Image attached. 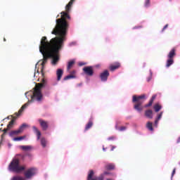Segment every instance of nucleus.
<instances>
[{
    "mask_svg": "<svg viewBox=\"0 0 180 180\" xmlns=\"http://www.w3.org/2000/svg\"><path fill=\"white\" fill-rule=\"evenodd\" d=\"M68 22H65L64 15H63L62 18L56 20V25L51 32L52 34H55L58 37L52 38L50 41L47 40V37H42L39 45V52L43 56L42 63L41 64L42 66V75H44L43 68H44V65L47 64L49 58H52V65H57V63L60 61L58 53L60 50H61L64 41H65V37L68 32Z\"/></svg>",
    "mask_w": 180,
    "mask_h": 180,
    "instance_id": "f257e3e1",
    "label": "nucleus"
},
{
    "mask_svg": "<svg viewBox=\"0 0 180 180\" xmlns=\"http://www.w3.org/2000/svg\"><path fill=\"white\" fill-rule=\"evenodd\" d=\"M25 154H17L9 164L8 169L11 172H15V174H20V172L25 171L26 167L25 165H20V160H25Z\"/></svg>",
    "mask_w": 180,
    "mask_h": 180,
    "instance_id": "f03ea898",
    "label": "nucleus"
},
{
    "mask_svg": "<svg viewBox=\"0 0 180 180\" xmlns=\"http://www.w3.org/2000/svg\"><path fill=\"white\" fill-rule=\"evenodd\" d=\"M46 79H42L41 83H38L35 85V87L33 89V95L31 96L32 101H37V102L41 101L43 99V94H41L42 88L46 86Z\"/></svg>",
    "mask_w": 180,
    "mask_h": 180,
    "instance_id": "7ed1b4c3",
    "label": "nucleus"
},
{
    "mask_svg": "<svg viewBox=\"0 0 180 180\" xmlns=\"http://www.w3.org/2000/svg\"><path fill=\"white\" fill-rule=\"evenodd\" d=\"M146 99V95L142 94L141 96H133L132 103H134V109L137 110V112H141L143 109V103H144V100Z\"/></svg>",
    "mask_w": 180,
    "mask_h": 180,
    "instance_id": "20e7f679",
    "label": "nucleus"
},
{
    "mask_svg": "<svg viewBox=\"0 0 180 180\" xmlns=\"http://www.w3.org/2000/svg\"><path fill=\"white\" fill-rule=\"evenodd\" d=\"M29 106V103H26L25 104H24L20 109L18 110V112H15L14 115H15V117H13V119L11 120V122H9L8 124L7 125V128L8 129L11 130V129H12V127H13V124H15V121L16 120L17 117H18V116H20V115H22V112L25 110V109H26V108H27Z\"/></svg>",
    "mask_w": 180,
    "mask_h": 180,
    "instance_id": "39448f33",
    "label": "nucleus"
},
{
    "mask_svg": "<svg viewBox=\"0 0 180 180\" xmlns=\"http://www.w3.org/2000/svg\"><path fill=\"white\" fill-rule=\"evenodd\" d=\"M75 1V0H70L69 3L66 5L65 6L66 12L63 11L60 13V15H61L60 19L63 18V16H64V20L65 22H67V19H69V20L71 19V17L68 13H70V11H71V7L72 6V4H74Z\"/></svg>",
    "mask_w": 180,
    "mask_h": 180,
    "instance_id": "423d86ee",
    "label": "nucleus"
},
{
    "mask_svg": "<svg viewBox=\"0 0 180 180\" xmlns=\"http://www.w3.org/2000/svg\"><path fill=\"white\" fill-rule=\"evenodd\" d=\"M109 172H104L103 174L98 176H95V172L94 170H89L87 176V180H104L105 175H108Z\"/></svg>",
    "mask_w": 180,
    "mask_h": 180,
    "instance_id": "0eeeda50",
    "label": "nucleus"
},
{
    "mask_svg": "<svg viewBox=\"0 0 180 180\" xmlns=\"http://www.w3.org/2000/svg\"><path fill=\"white\" fill-rule=\"evenodd\" d=\"M176 56V50L175 49H172L167 55V60L166 62L167 68H169L172 64H174V57Z\"/></svg>",
    "mask_w": 180,
    "mask_h": 180,
    "instance_id": "6e6552de",
    "label": "nucleus"
},
{
    "mask_svg": "<svg viewBox=\"0 0 180 180\" xmlns=\"http://www.w3.org/2000/svg\"><path fill=\"white\" fill-rule=\"evenodd\" d=\"M24 175L27 179H30L32 176L36 175V168L31 167L25 172Z\"/></svg>",
    "mask_w": 180,
    "mask_h": 180,
    "instance_id": "1a4fd4ad",
    "label": "nucleus"
},
{
    "mask_svg": "<svg viewBox=\"0 0 180 180\" xmlns=\"http://www.w3.org/2000/svg\"><path fill=\"white\" fill-rule=\"evenodd\" d=\"M84 73L88 77L94 76V68L92 66H86L83 68Z\"/></svg>",
    "mask_w": 180,
    "mask_h": 180,
    "instance_id": "9d476101",
    "label": "nucleus"
},
{
    "mask_svg": "<svg viewBox=\"0 0 180 180\" xmlns=\"http://www.w3.org/2000/svg\"><path fill=\"white\" fill-rule=\"evenodd\" d=\"M109 77V71L104 70L100 74V78L103 82L108 81V77Z\"/></svg>",
    "mask_w": 180,
    "mask_h": 180,
    "instance_id": "9b49d317",
    "label": "nucleus"
},
{
    "mask_svg": "<svg viewBox=\"0 0 180 180\" xmlns=\"http://www.w3.org/2000/svg\"><path fill=\"white\" fill-rule=\"evenodd\" d=\"M39 122L42 130H47V129H49V122L43 120H39Z\"/></svg>",
    "mask_w": 180,
    "mask_h": 180,
    "instance_id": "f8f14e48",
    "label": "nucleus"
},
{
    "mask_svg": "<svg viewBox=\"0 0 180 180\" xmlns=\"http://www.w3.org/2000/svg\"><path fill=\"white\" fill-rule=\"evenodd\" d=\"M120 67V63L117 62L110 65V70L111 71H115V70H119Z\"/></svg>",
    "mask_w": 180,
    "mask_h": 180,
    "instance_id": "ddd939ff",
    "label": "nucleus"
},
{
    "mask_svg": "<svg viewBox=\"0 0 180 180\" xmlns=\"http://www.w3.org/2000/svg\"><path fill=\"white\" fill-rule=\"evenodd\" d=\"M64 74V71L62 69H58L56 71L57 81H61V78Z\"/></svg>",
    "mask_w": 180,
    "mask_h": 180,
    "instance_id": "4468645a",
    "label": "nucleus"
},
{
    "mask_svg": "<svg viewBox=\"0 0 180 180\" xmlns=\"http://www.w3.org/2000/svg\"><path fill=\"white\" fill-rule=\"evenodd\" d=\"M155 98H157V95H153L149 101V103L146 104L144 108H150V106H152L154 101H155Z\"/></svg>",
    "mask_w": 180,
    "mask_h": 180,
    "instance_id": "2eb2a0df",
    "label": "nucleus"
},
{
    "mask_svg": "<svg viewBox=\"0 0 180 180\" xmlns=\"http://www.w3.org/2000/svg\"><path fill=\"white\" fill-rule=\"evenodd\" d=\"M34 133L37 134V140H40V137L41 136V132L37 129L36 127H32Z\"/></svg>",
    "mask_w": 180,
    "mask_h": 180,
    "instance_id": "dca6fc26",
    "label": "nucleus"
},
{
    "mask_svg": "<svg viewBox=\"0 0 180 180\" xmlns=\"http://www.w3.org/2000/svg\"><path fill=\"white\" fill-rule=\"evenodd\" d=\"M145 116L148 119H153V110H146L145 111Z\"/></svg>",
    "mask_w": 180,
    "mask_h": 180,
    "instance_id": "f3484780",
    "label": "nucleus"
},
{
    "mask_svg": "<svg viewBox=\"0 0 180 180\" xmlns=\"http://www.w3.org/2000/svg\"><path fill=\"white\" fill-rule=\"evenodd\" d=\"M92 126H94V122H92V120H89V122L86 124L85 127V131L89 130V129H91V127H92Z\"/></svg>",
    "mask_w": 180,
    "mask_h": 180,
    "instance_id": "a211bd4d",
    "label": "nucleus"
},
{
    "mask_svg": "<svg viewBox=\"0 0 180 180\" xmlns=\"http://www.w3.org/2000/svg\"><path fill=\"white\" fill-rule=\"evenodd\" d=\"M74 64H75V60H70L68 62V71H70L71 70V68H72V67L74 66Z\"/></svg>",
    "mask_w": 180,
    "mask_h": 180,
    "instance_id": "6ab92c4d",
    "label": "nucleus"
},
{
    "mask_svg": "<svg viewBox=\"0 0 180 180\" xmlns=\"http://www.w3.org/2000/svg\"><path fill=\"white\" fill-rule=\"evenodd\" d=\"M20 148H22L23 151H30V150L32 148L31 146H21Z\"/></svg>",
    "mask_w": 180,
    "mask_h": 180,
    "instance_id": "aec40b11",
    "label": "nucleus"
},
{
    "mask_svg": "<svg viewBox=\"0 0 180 180\" xmlns=\"http://www.w3.org/2000/svg\"><path fill=\"white\" fill-rule=\"evenodd\" d=\"M153 108H154L155 112H156L157 113L160 112V110H161V109L162 108V106L160 105V104H155Z\"/></svg>",
    "mask_w": 180,
    "mask_h": 180,
    "instance_id": "412c9836",
    "label": "nucleus"
},
{
    "mask_svg": "<svg viewBox=\"0 0 180 180\" xmlns=\"http://www.w3.org/2000/svg\"><path fill=\"white\" fill-rule=\"evenodd\" d=\"M146 127L150 130V131H153L154 130V128H153V123L151 122H148L146 124Z\"/></svg>",
    "mask_w": 180,
    "mask_h": 180,
    "instance_id": "4be33fe9",
    "label": "nucleus"
},
{
    "mask_svg": "<svg viewBox=\"0 0 180 180\" xmlns=\"http://www.w3.org/2000/svg\"><path fill=\"white\" fill-rule=\"evenodd\" d=\"M41 145L44 148L47 146V141H46V139L41 138Z\"/></svg>",
    "mask_w": 180,
    "mask_h": 180,
    "instance_id": "5701e85b",
    "label": "nucleus"
},
{
    "mask_svg": "<svg viewBox=\"0 0 180 180\" xmlns=\"http://www.w3.org/2000/svg\"><path fill=\"white\" fill-rule=\"evenodd\" d=\"M74 78H75V75H69L68 76H65L63 79L64 81H68V79H72Z\"/></svg>",
    "mask_w": 180,
    "mask_h": 180,
    "instance_id": "b1692460",
    "label": "nucleus"
},
{
    "mask_svg": "<svg viewBox=\"0 0 180 180\" xmlns=\"http://www.w3.org/2000/svg\"><path fill=\"white\" fill-rule=\"evenodd\" d=\"M26 127H27V124H22L18 129V130L20 131V132L22 133L23 130H25V129H26Z\"/></svg>",
    "mask_w": 180,
    "mask_h": 180,
    "instance_id": "393cba45",
    "label": "nucleus"
},
{
    "mask_svg": "<svg viewBox=\"0 0 180 180\" xmlns=\"http://www.w3.org/2000/svg\"><path fill=\"white\" fill-rule=\"evenodd\" d=\"M115 129L116 130H119V131H124V130H126V127H117V124L115 125Z\"/></svg>",
    "mask_w": 180,
    "mask_h": 180,
    "instance_id": "a878e982",
    "label": "nucleus"
},
{
    "mask_svg": "<svg viewBox=\"0 0 180 180\" xmlns=\"http://www.w3.org/2000/svg\"><path fill=\"white\" fill-rule=\"evenodd\" d=\"M25 139H26L25 136H20V137H15V138L13 139V141H20L22 140H25Z\"/></svg>",
    "mask_w": 180,
    "mask_h": 180,
    "instance_id": "bb28decb",
    "label": "nucleus"
},
{
    "mask_svg": "<svg viewBox=\"0 0 180 180\" xmlns=\"http://www.w3.org/2000/svg\"><path fill=\"white\" fill-rule=\"evenodd\" d=\"M106 169H115V165L113 164H108L105 166Z\"/></svg>",
    "mask_w": 180,
    "mask_h": 180,
    "instance_id": "cd10ccee",
    "label": "nucleus"
},
{
    "mask_svg": "<svg viewBox=\"0 0 180 180\" xmlns=\"http://www.w3.org/2000/svg\"><path fill=\"white\" fill-rule=\"evenodd\" d=\"M20 133H21V132H20V131H19V129L14 130V131H11V136L18 135V134H20Z\"/></svg>",
    "mask_w": 180,
    "mask_h": 180,
    "instance_id": "c85d7f7f",
    "label": "nucleus"
},
{
    "mask_svg": "<svg viewBox=\"0 0 180 180\" xmlns=\"http://www.w3.org/2000/svg\"><path fill=\"white\" fill-rule=\"evenodd\" d=\"M150 6V0H145V7L148 8Z\"/></svg>",
    "mask_w": 180,
    "mask_h": 180,
    "instance_id": "c756f323",
    "label": "nucleus"
},
{
    "mask_svg": "<svg viewBox=\"0 0 180 180\" xmlns=\"http://www.w3.org/2000/svg\"><path fill=\"white\" fill-rule=\"evenodd\" d=\"M162 112H161L160 113H159V114H158V116H157V117H156V119L158 120H161V117H162Z\"/></svg>",
    "mask_w": 180,
    "mask_h": 180,
    "instance_id": "7c9ffc66",
    "label": "nucleus"
},
{
    "mask_svg": "<svg viewBox=\"0 0 180 180\" xmlns=\"http://www.w3.org/2000/svg\"><path fill=\"white\" fill-rule=\"evenodd\" d=\"M153 78V74L150 73V76L147 78V82H150Z\"/></svg>",
    "mask_w": 180,
    "mask_h": 180,
    "instance_id": "2f4dec72",
    "label": "nucleus"
},
{
    "mask_svg": "<svg viewBox=\"0 0 180 180\" xmlns=\"http://www.w3.org/2000/svg\"><path fill=\"white\" fill-rule=\"evenodd\" d=\"M25 158L26 157H29V158H32L33 157V155H32V153H27L26 155H25Z\"/></svg>",
    "mask_w": 180,
    "mask_h": 180,
    "instance_id": "473e14b6",
    "label": "nucleus"
},
{
    "mask_svg": "<svg viewBox=\"0 0 180 180\" xmlns=\"http://www.w3.org/2000/svg\"><path fill=\"white\" fill-rule=\"evenodd\" d=\"M158 122H160V120H157V118L155 120V126L157 127L158 126Z\"/></svg>",
    "mask_w": 180,
    "mask_h": 180,
    "instance_id": "72a5a7b5",
    "label": "nucleus"
},
{
    "mask_svg": "<svg viewBox=\"0 0 180 180\" xmlns=\"http://www.w3.org/2000/svg\"><path fill=\"white\" fill-rule=\"evenodd\" d=\"M86 63H84V62H80L79 63V67H82V65H85Z\"/></svg>",
    "mask_w": 180,
    "mask_h": 180,
    "instance_id": "f704fd0d",
    "label": "nucleus"
},
{
    "mask_svg": "<svg viewBox=\"0 0 180 180\" xmlns=\"http://www.w3.org/2000/svg\"><path fill=\"white\" fill-rule=\"evenodd\" d=\"M115 139H116V137L115 136H110L108 140L110 141V140H115Z\"/></svg>",
    "mask_w": 180,
    "mask_h": 180,
    "instance_id": "c9c22d12",
    "label": "nucleus"
},
{
    "mask_svg": "<svg viewBox=\"0 0 180 180\" xmlns=\"http://www.w3.org/2000/svg\"><path fill=\"white\" fill-rule=\"evenodd\" d=\"M175 172H176V169H173V172H172V178H173V177H174V175H175Z\"/></svg>",
    "mask_w": 180,
    "mask_h": 180,
    "instance_id": "e433bc0d",
    "label": "nucleus"
},
{
    "mask_svg": "<svg viewBox=\"0 0 180 180\" xmlns=\"http://www.w3.org/2000/svg\"><path fill=\"white\" fill-rule=\"evenodd\" d=\"M168 27V24H167L162 30V32H164V30H165V29H167Z\"/></svg>",
    "mask_w": 180,
    "mask_h": 180,
    "instance_id": "4c0bfd02",
    "label": "nucleus"
},
{
    "mask_svg": "<svg viewBox=\"0 0 180 180\" xmlns=\"http://www.w3.org/2000/svg\"><path fill=\"white\" fill-rule=\"evenodd\" d=\"M75 44H77V42H71L70 46H75Z\"/></svg>",
    "mask_w": 180,
    "mask_h": 180,
    "instance_id": "58836bf2",
    "label": "nucleus"
},
{
    "mask_svg": "<svg viewBox=\"0 0 180 180\" xmlns=\"http://www.w3.org/2000/svg\"><path fill=\"white\" fill-rule=\"evenodd\" d=\"M8 130H10V129H8V127H7V128L4 129L3 130V131H4V133H6V132L8 131Z\"/></svg>",
    "mask_w": 180,
    "mask_h": 180,
    "instance_id": "ea45409f",
    "label": "nucleus"
},
{
    "mask_svg": "<svg viewBox=\"0 0 180 180\" xmlns=\"http://www.w3.org/2000/svg\"><path fill=\"white\" fill-rule=\"evenodd\" d=\"M75 70H73V71H72L71 72H70V75H75Z\"/></svg>",
    "mask_w": 180,
    "mask_h": 180,
    "instance_id": "a19ab883",
    "label": "nucleus"
},
{
    "mask_svg": "<svg viewBox=\"0 0 180 180\" xmlns=\"http://www.w3.org/2000/svg\"><path fill=\"white\" fill-rule=\"evenodd\" d=\"M141 27H142L141 26H137V27H134V29H140Z\"/></svg>",
    "mask_w": 180,
    "mask_h": 180,
    "instance_id": "79ce46f5",
    "label": "nucleus"
},
{
    "mask_svg": "<svg viewBox=\"0 0 180 180\" xmlns=\"http://www.w3.org/2000/svg\"><path fill=\"white\" fill-rule=\"evenodd\" d=\"M114 148H116V146H112L111 151H113Z\"/></svg>",
    "mask_w": 180,
    "mask_h": 180,
    "instance_id": "37998d69",
    "label": "nucleus"
},
{
    "mask_svg": "<svg viewBox=\"0 0 180 180\" xmlns=\"http://www.w3.org/2000/svg\"><path fill=\"white\" fill-rule=\"evenodd\" d=\"M106 180H114L113 179H107Z\"/></svg>",
    "mask_w": 180,
    "mask_h": 180,
    "instance_id": "c03bdc74",
    "label": "nucleus"
},
{
    "mask_svg": "<svg viewBox=\"0 0 180 180\" xmlns=\"http://www.w3.org/2000/svg\"><path fill=\"white\" fill-rule=\"evenodd\" d=\"M4 41H6V39L4 38Z\"/></svg>",
    "mask_w": 180,
    "mask_h": 180,
    "instance_id": "a18cd8bd",
    "label": "nucleus"
}]
</instances>
